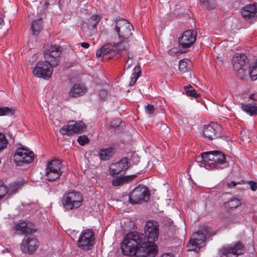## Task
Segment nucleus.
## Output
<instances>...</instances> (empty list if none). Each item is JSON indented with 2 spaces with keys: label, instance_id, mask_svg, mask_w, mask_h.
Segmentation results:
<instances>
[{
  "label": "nucleus",
  "instance_id": "nucleus-1",
  "mask_svg": "<svg viewBox=\"0 0 257 257\" xmlns=\"http://www.w3.org/2000/svg\"><path fill=\"white\" fill-rule=\"evenodd\" d=\"M145 240L144 234L138 232L133 231L127 233L124 236L121 243L122 253L127 256H140L141 253L147 247L144 242Z\"/></svg>",
  "mask_w": 257,
  "mask_h": 257
},
{
  "label": "nucleus",
  "instance_id": "nucleus-2",
  "mask_svg": "<svg viewBox=\"0 0 257 257\" xmlns=\"http://www.w3.org/2000/svg\"><path fill=\"white\" fill-rule=\"evenodd\" d=\"M114 30L118 35V40L107 43L100 48H128L133 34L132 31L134 30L133 26L125 19H116Z\"/></svg>",
  "mask_w": 257,
  "mask_h": 257
},
{
  "label": "nucleus",
  "instance_id": "nucleus-3",
  "mask_svg": "<svg viewBox=\"0 0 257 257\" xmlns=\"http://www.w3.org/2000/svg\"><path fill=\"white\" fill-rule=\"evenodd\" d=\"M201 157H198V160L201 159L199 165L200 167L204 166L206 169L214 168L220 165L224 164L226 163V157L222 153L217 151H209L201 154Z\"/></svg>",
  "mask_w": 257,
  "mask_h": 257
},
{
  "label": "nucleus",
  "instance_id": "nucleus-4",
  "mask_svg": "<svg viewBox=\"0 0 257 257\" xmlns=\"http://www.w3.org/2000/svg\"><path fill=\"white\" fill-rule=\"evenodd\" d=\"M214 234L210 227L203 226L200 230L193 234L187 245L188 250L198 252L200 248L203 245L205 238Z\"/></svg>",
  "mask_w": 257,
  "mask_h": 257
},
{
  "label": "nucleus",
  "instance_id": "nucleus-5",
  "mask_svg": "<svg viewBox=\"0 0 257 257\" xmlns=\"http://www.w3.org/2000/svg\"><path fill=\"white\" fill-rule=\"evenodd\" d=\"M232 60L233 68L235 71L244 75H249L252 81L257 79V77H255V76L251 75L254 70H251L246 55L243 53H236Z\"/></svg>",
  "mask_w": 257,
  "mask_h": 257
},
{
  "label": "nucleus",
  "instance_id": "nucleus-6",
  "mask_svg": "<svg viewBox=\"0 0 257 257\" xmlns=\"http://www.w3.org/2000/svg\"><path fill=\"white\" fill-rule=\"evenodd\" d=\"M82 196L79 192L72 191L64 194L61 203L66 210H72L80 207L82 204Z\"/></svg>",
  "mask_w": 257,
  "mask_h": 257
},
{
  "label": "nucleus",
  "instance_id": "nucleus-7",
  "mask_svg": "<svg viewBox=\"0 0 257 257\" xmlns=\"http://www.w3.org/2000/svg\"><path fill=\"white\" fill-rule=\"evenodd\" d=\"M145 234L144 235L146 240H144L147 247L150 246H156L157 245L154 243L159 236V229L158 223L154 220H149L146 222L145 226Z\"/></svg>",
  "mask_w": 257,
  "mask_h": 257
},
{
  "label": "nucleus",
  "instance_id": "nucleus-8",
  "mask_svg": "<svg viewBox=\"0 0 257 257\" xmlns=\"http://www.w3.org/2000/svg\"><path fill=\"white\" fill-rule=\"evenodd\" d=\"M150 193L145 186L139 185L130 194L128 201L132 204H143L150 199Z\"/></svg>",
  "mask_w": 257,
  "mask_h": 257
},
{
  "label": "nucleus",
  "instance_id": "nucleus-9",
  "mask_svg": "<svg viewBox=\"0 0 257 257\" xmlns=\"http://www.w3.org/2000/svg\"><path fill=\"white\" fill-rule=\"evenodd\" d=\"M53 67L54 65L48 61H39L36 64L33 72L36 77L48 79L52 75Z\"/></svg>",
  "mask_w": 257,
  "mask_h": 257
},
{
  "label": "nucleus",
  "instance_id": "nucleus-10",
  "mask_svg": "<svg viewBox=\"0 0 257 257\" xmlns=\"http://www.w3.org/2000/svg\"><path fill=\"white\" fill-rule=\"evenodd\" d=\"M14 160L17 166H23L24 164H29L34 159V154L24 147L18 148L14 155Z\"/></svg>",
  "mask_w": 257,
  "mask_h": 257
},
{
  "label": "nucleus",
  "instance_id": "nucleus-11",
  "mask_svg": "<svg viewBox=\"0 0 257 257\" xmlns=\"http://www.w3.org/2000/svg\"><path fill=\"white\" fill-rule=\"evenodd\" d=\"M94 233L92 229H86L82 232L78 240V246L83 250H89L94 244Z\"/></svg>",
  "mask_w": 257,
  "mask_h": 257
},
{
  "label": "nucleus",
  "instance_id": "nucleus-12",
  "mask_svg": "<svg viewBox=\"0 0 257 257\" xmlns=\"http://www.w3.org/2000/svg\"><path fill=\"white\" fill-rule=\"evenodd\" d=\"M220 257H237L244 252V245L241 242H236L223 247L220 249Z\"/></svg>",
  "mask_w": 257,
  "mask_h": 257
},
{
  "label": "nucleus",
  "instance_id": "nucleus-13",
  "mask_svg": "<svg viewBox=\"0 0 257 257\" xmlns=\"http://www.w3.org/2000/svg\"><path fill=\"white\" fill-rule=\"evenodd\" d=\"M85 128L86 125L82 121H70L67 125H64L60 130V133L63 135L70 136L75 133L83 132Z\"/></svg>",
  "mask_w": 257,
  "mask_h": 257
},
{
  "label": "nucleus",
  "instance_id": "nucleus-14",
  "mask_svg": "<svg viewBox=\"0 0 257 257\" xmlns=\"http://www.w3.org/2000/svg\"><path fill=\"white\" fill-rule=\"evenodd\" d=\"M221 126L217 123L205 125L202 131L203 136L209 140L216 139L222 136Z\"/></svg>",
  "mask_w": 257,
  "mask_h": 257
},
{
  "label": "nucleus",
  "instance_id": "nucleus-15",
  "mask_svg": "<svg viewBox=\"0 0 257 257\" xmlns=\"http://www.w3.org/2000/svg\"><path fill=\"white\" fill-rule=\"evenodd\" d=\"M39 246L38 239L33 236H26L23 239L21 249L24 253H33Z\"/></svg>",
  "mask_w": 257,
  "mask_h": 257
},
{
  "label": "nucleus",
  "instance_id": "nucleus-16",
  "mask_svg": "<svg viewBox=\"0 0 257 257\" xmlns=\"http://www.w3.org/2000/svg\"><path fill=\"white\" fill-rule=\"evenodd\" d=\"M197 33L193 30L185 31L178 39V42L183 48L191 47L196 41Z\"/></svg>",
  "mask_w": 257,
  "mask_h": 257
},
{
  "label": "nucleus",
  "instance_id": "nucleus-17",
  "mask_svg": "<svg viewBox=\"0 0 257 257\" xmlns=\"http://www.w3.org/2000/svg\"><path fill=\"white\" fill-rule=\"evenodd\" d=\"M61 49H45L44 55L47 61L51 62L54 66H57L60 63V58L62 54Z\"/></svg>",
  "mask_w": 257,
  "mask_h": 257
},
{
  "label": "nucleus",
  "instance_id": "nucleus-18",
  "mask_svg": "<svg viewBox=\"0 0 257 257\" xmlns=\"http://www.w3.org/2000/svg\"><path fill=\"white\" fill-rule=\"evenodd\" d=\"M101 20V17L98 15H92L88 20L87 23V28L83 27V32L87 36H90L92 34L96 31L97 26Z\"/></svg>",
  "mask_w": 257,
  "mask_h": 257
},
{
  "label": "nucleus",
  "instance_id": "nucleus-19",
  "mask_svg": "<svg viewBox=\"0 0 257 257\" xmlns=\"http://www.w3.org/2000/svg\"><path fill=\"white\" fill-rule=\"evenodd\" d=\"M113 168L110 169V173L112 175H117L127 170L130 166L128 165L127 158H123L117 163L112 165Z\"/></svg>",
  "mask_w": 257,
  "mask_h": 257
},
{
  "label": "nucleus",
  "instance_id": "nucleus-20",
  "mask_svg": "<svg viewBox=\"0 0 257 257\" xmlns=\"http://www.w3.org/2000/svg\"><path fill=\"white\" fill-rule=\"evenodd\" d=\"M241 15L245 19L257 17V3L245 6L241 11Z\"/></svg>",
  "mask_w": 257,
  "mask_h": 257
},
{
  "label": "nucleus",
  "instance_id": "nucleus-21",
  "mask_svg": "<svg viewBox=\"0 0 257 257\" xmlns=\"http://www.w3.org/2000/svg\"><path fill=\"white\" fill-rule=\"evenodd\" d=\"M120 50V49H97L96 52V56L97 58H100L101 60L107 56H108L107 58L110 59L113 54L119 53Z\"/></svg>",
  "mask_w": 257,
  "mask_h": 257
},
{
  "label": "nucleus",
  "instance_id": "nucleus-22",
  "mask_svg": "<svg viewBox=\"0 0 257 257\" xmlns=\"http://www.w3.org/2000/svg\"><path fill=\"white\" fill-rule=\"evenodd\" d=\"M42 17L33 21L31 24V29L33 35L38 36L43 28V22Z\"/></svg>",
  "mask_w": 257,
  "mask_h": 257
},
{
  "label": "nucleus",
  "instance_id": "nucleus-23",
  "mask_svg": "<svg viewBox=\"0 0 257 257\" xmlns=\"http://www.w3.org/2000/svg\"><path fill=\"white\" fill-rule=\"evenodd\" d=\"M115 152V150L112 147L103 148L100 150L99 156L101 161H106L109 160Z\"/></svg>",
  "mask_w": 257,
  "mask_h": 257
},
{
  "label": "nucleus",
  "instance_id": "nucleus-24",
  "mask_svg": "<svg viewBox=\"0 0 257 257\" xmlns=\"http://www.w3.org/2000/svg\"><path fill=\"white\" fill-rule=\"evenodd\" d=\"M85 91L86 88L84 86L79 84H76L71 88L69 94L72 97H77L83 95Z\"/></svg>",
  "mask_w": 257,
  "mask_h": 257
},
{
  "label": "nucleus",
  "instance_id": "nucleus-25",
  "mask_svg": "<svg viewBox=\"0 0 257 257\" xmlns=\"http://www.w3.org/2000/svg\"><path fill=\"white\" fill-rule=\"evenodd\" d=\"M137 177V175H129L124 177H119L112 181V184L114 186H120L124 183H128Z\"/></svg>",
  "mask_w": 257,
  "mask_h": 257
},
{
  "label": "nucleus",
  "instance_id": "nucleus-26",
  "mask_svg": "<svg viewBox=\"0 0 257 257\" xmlns=\"http://www.w3.org/2000/svg\"><path fill=\"white\" fill-rule=\"evenodd\" d=\"M241 204L240 199L236 198H231L230 200L224 203V207L228 211L233 210Z\"/></svg>",
  "mask_w": 257,
  "mask_h": 257
},
{
  "label": "nucleus",
  "instance_id": "nucleus-27",
  "mask_svg": "<svg viewBox=\"0 0 257 257\" xmlns=\"http://www.w3.org/2000/svg\"><path fill=\"white\" fill-rule=\"evenodd\" d=\"M15 228L16 230L20 231L24 234H29L36 231V230L28 227L27 224L25 222L17 224Z\"/></svg>",
  "mask_w": 257,
  "mask_h": 257
},
{
  "label": "nucleus",
  "instance_id": "nucleus-28",
  "mask_svg": "<svg viewBox=\"0 0 257 257\" xmlns=\"http://www.w3.org/2000/svg\"><path fill=\"white\" fill-rule=\"evenodd\" d=\"M158 252V246H150L143 250L139 257H155Z\"/></svg>",
  "mask_w": 257,
  "mask_h": 257
},
{
  "label": "nucleus",
  "instance_id": "nucleus-29",
  "mask_svg": "<svg viewBox=\"0 0 257 257\" xmlns=\"http://www.w3.org/2000/svg\"><path fill=\"white\" fill-rule=\"evenodd\" d=\"M242 109L250 115H257V104H241Z\"/></svg>",
  "mask_w": 257,
  "mask_h": 257
},
{
  "label": "nucleus",
  "instance_id": "nucleus-30",
  "mask_svg": "<svg viewBox=\"0 0 257 257\" xmlns=\"http://www.w3.org/2000/svg\"><path fill=\"white\" fill-rule=\"evenodd\" d=\"M134 73L133 74V77L131 78V81L129 84V86H134L139 77L141 76V69L140 65H138L135 67L134 69Z\"/></svg>",
  "mask_w": 257,
  "mask_h": 257
},
{
  "label": "nucleus",
  "instance_id": "nucleus-31",
  "mask_svg": "<svg viewBox=\"0 0 257 257\" xmlns=\"http://www.w3.org/2000/svg\"><path fill=\"white\" fill-rule=\"evenodd\" d=\"M15 110L12 108L7 106L0 107V116L12 115L14 114Z\"/></svg>",
  "mask_w": 257,
  "mask_h": 257
},
{
  "label": "nucleus",
  "instance_id": "nucleus-32",
  "mask_svg": "<svg viewBox=\"0 0 257 257\" xmlns=\"http://www.w3.org/2000/svg\"><path fill=\"white\" fill-rule=\"evenodd\" d=\"M61 162L58 160H53L48 163L47 167L58 171L61 170Z\"/></svg>",
  "mask_w": 257,
  "mask_h": 257
},
{
  "label": "nucleus",
  "instance_id": "nucleus-33",
  "mask_svg": "<svg viewBox=\"0 0 257 257\" xmlns=\"http://www.w3.org/2000/svg\"><path fill=\"white\" fill-rule=\"evenodd\" d=\"M185 90L187 95L197 98L200 96L199 93H197L196 90L190 85L185 86Z\"/></svg>",
  "mask_w": 257,
  "mask_h": 257
},
{
  "label": "nucleus",
  "instance_id": "nucleus-34",
  "mask_svg": "<svg viewBox=\"0 0 257 257\" xmlns=\"http://www.w3.org/2000/svg\"><path fill=\"white\" fill-rule=\"evenodd\" d=\"M45 175L47 177V180L49 181H53L55 180L58 179L60 176L61 175L60 173H56V172H50L48 171L45 172Z\"/></svg>",
  "mask_w": 257,
  "mask_h": 257
},
{
  "label": "nucleus",
  "instance_id": "nucleus-35",
  "mask_svg": "<svg viewBox=\"0 0 257 257\" xmlns=\"http://www.w3.org/2000/svg\"><path fill=\"white\" fill-rule=\"evenodd\" d=\"M200 2L208 10L214 9L216 7L215 0H200Z\"/></svg>",
  "mask_w": 257,
  "mask_h": 257
},
{
  "label": "nucleus",
  "instance_id": "nucleus-36",
  "mask_svg": "<svg viewBox=\"0 0 257 257\" xmlns=\"http://www.w3.org/2000/svg\"><path fill=\"white\" fill-rule=\"evenodd\" d=\"M8 192V188L4 185V182L0 180V200L7 194Z\"/></svg>",
  "mask_w": 257,
  "mask_h": 257
},
{
  "label": "nucleus",
  "instance_id": "nucleus-37",
  "mask_svg": "<svg viewBox=\"0 0 257 257\" xmlns=\"http://www.w3.org/2000/svg\"><path fill=\"white\" fill-rule=\"evenodd\" d=\"M186 59L181 60L179 61V70L181 73H185L187 72L188 70V68L187 67V63L186 62Z\"/></svg>",
  "mask_w": 257,
  "mask_h": 257
},
{
  "label": "nucleus",
  "instance_id": "nucleus-38",
  "mask_svg": "<svg viewBox=\"0 0 257 257\" xmlns=\"http://www.w3.org/2000/svg\"><path fill=\"white\" fill-rule=\"evenodd\" d=\"M175 49H169L168 53L169 55L172 56H178L181 54L186 53L188 52L187 49H180V50L174 51ZM176 50L177 49H176Z\"/></svg>",
  "mask_w": 257,
  "mask_h": 257
},
{
  "label": "nucleus",
  "instance_id": "nucleus-39",
  "mask_svg": "<svg viewBox=\"0 0 257 257\" xmlns=\"http://www.w3.org/2000/svg\"><path fill=\"white\" fill-rule=\"evenodd\" d=\"M8 141L4 134L0 133V151L7 147Z\"/></svg>",
  "mask_w": 257,
  "mask_h": 257
},
{
  "label": "nucleus",
  "instance_id": "nucleus-40",
  "mask_svg": "<svg viewBox=\"0 0 257 257\" xmlns=\"http://www.w3.org/2000/svg\"><path fill=\"white\" fill-rule=\"evenodd\" d=\"M19 187V184L18 183L15 184L13 186L11 187L9 189L8 188V192L7 194L9 196L14 194L17 191L18 188Z\"/></svg>",
  "mask_w": 257,
  "mask_h": 257
},
{
  "label": "nucleus",
  "instance_id": "nucleus-41",
  "mask_svg": "<svg viewBox=\"0 0 257 257\" xmlns=\"http://www.w3.org/2000/svg\"><path fill=\"white\" fill-rule=\"evenodd\" d=\"M77 141L80 145L83 146L89 142V139L86 136H81L78 138Z\"/></svg>",
  "mask_w": 257,
  "mask_h": 257
},
{
  "label": "nucleus",
  "instance_id": "nucleus-42",
  "mask_svg": "<svg viewBox=\"0 0 257 257\" xmlns=\"http://www.w3.org/2000/svg\"><path fill=\"white\" fill-rule=\"evenodd\" d=\"M155 107L152 104H148L145 107V111L146 112L149 114L150 116H153V114L155 112Z\"/></svg>",
  "mask_w": 257,
  "mask_h": 257
},
{
  "label": "nucleus",
  "instance_id": "nucleus-43",
  "mask_svg": "<svg viewBox=\"0 0 257 257\" xmlns=\"http://www.w3.org/2000/svg\"><path fill=\"white\" fill-rule=\"evenodd\" d=\"M157 125V126H160V128L165 133L168 134L169 132V128L166 124L162 123V122H158Z\"/></svg>",
  "mask_w": 257,
  "mask_h": 257
},
{
  "label": "nucleus",
  "instance_id": "nucleus-44",
  "mask_svg": "<svg viewBox=\"0 0 257 257\" xmlns=\"http://www.w3.org/2000/svg\"><path fill=\"white\" fill-rule=\"evenodd\" d=\"M108 94V92L105 89H102L99 91V97L102 100H106Z\"/></svg>",
  "mask_w": 257,
  "mask_h": 257
},
{
  "label": "nucleus",
  "instance_id": "nucleus-45",
  "mask_svg": "<svg viewBox=\"0 0 257 257\" xmlns=\"http://www.w3.org/2000/svg\"><path fill=\"white\" fill-rule=\"evenodd\" d=\"M120 120L119 118L114 119L110 121V126L112 128H115L120 125Z\"/></svg>",
  "mask_w": 257,
  "mask_h": 257
},
{
  "label": "nucleus",
  "instance_id": "nucleus-46",
  "mask_svg": "<svg viewBox=\"0 0 257 257\" xmlns=\"http://www.w3.org/2000/svg\"><path fill=\"white\" fill-rule=\"evenodd\" d=\"M248 184L249 185L250 189L252 191H254L257 189V184L254 181H249Z\"/></svg>",
  "mask_w": 257,
  "mask_h": 257
},
{
  "label": "nucleus",
  "instance_id": "nucleus-47",
  "mask_svg": "<svg viewBox=\"0 0 257 257\" xmlns=\"http://www.w3.org/2000/svg\"><path fill=\"white\" fill-rule=\"evenodd\" d=\"M80 45L84 48H88V47L90 46L89 43L83 42L80 44H76V47H79Z\"/></svg>",
  "mask_w": 257,
  "mask_h": 257
},
{
  "label": "nucleus",
  "instance_id": "nucleus-48",
  "mask_svg": "<svg viewBox=\"0 0 257 257\" xmlns=\"http://www.w3.org/2000/svg\"><path fill=\"white\" fill-rule=\"evenodd\" d=\"M46 171L50 172L51 173L52 172L60 173V174H62V171L61 170L55 171V170H53L52 168L51 169V168H48V167H47L46 168Z\"/></svg>",
  "mask_w": 257,
  "mask_h": 257
},
{
  "label": "nucleus",
  "instance_id": "nucleus-49",
  "mask_svg": "<svg viewBox=\"0 0 257 257\" xmlns=\"http://www.w3.org/2000/svg\"><path fill=\"white\" fill-rule=\"evenodd\" d=\"M236 184L237 183L234 181H231L227 183V185L229 188L235 187L236 185Z\"/></svg>",
  "mask_w": 257,
  "mask_h": 257
},
{
  "label": "nucleus",
  "instance_id": "nucleus-50",
  "mask_svg": "<svg viewBox=\"0 0 257 257\" xmlns=\"http://www.w3.org/2000/svg\"><path fill=\"white\" fill-rule=\"evenodd\" d=\"M249 98L253 100L257 101V94L254 93L250 94L249 95Z\"/></svg>",
  "mask_w": 257,
  "mask_h": 257
},
{
  "label": "nucleus",
  "instance_id": "nucleus-51",
  "mask_svg": "<svg viewBox=\"0 0 257 257\" xmlns=\"http://www.w3.org/2000/svg\"><path fill=\"white\" fill-rule=\"evenodd\" d=\"M251 70H254L252 74H255L256 70H257V59L254 63V65L253 66V68Z\"/></svg>",
  "mask_w": 257,
  "mask_h": 257
},
{
  "label": "nucleus",
  "instance_id": "nucleus-52",
  "mask_svg": "<svg viewBox=\"0 0 257 257\" xmlns=\"http://www.w3.org/2000/svg\"><path fill=\"white\" fill-rule=\"evenodd\" d=\"M162 257H174L172 253H165L162 255Z\"/></svg>",
  "mask_w": 257,
  "mask_h": 257
},
{
  "label": "nucleus",
  "instance_id": "nucleus-53",
  "mask_svg": "<svg viewBox=\"0 0 257 257\" xmlns=\"http://www.w3.org/2000/svg\"><path fill=\"white\" fill-rule=\"evenodd\" d=\"M50 48H62V46L60 45H51Z\"/></svg>",
  "mask_w": 257,
  "mask_h": 257
},
{
  "label": "nucleus",
  "instance_id": "nucleus-54",
  "mask_svg": "<svg viewBox=\"0 0 257 257\" xmlns=\"http://www.w3.org/2000/svg\"><path fill=\"white\" fill-rule=\"evenodd\" d=\"M4 25V21L3 19L0 18V29L2 28V26Z\"/></svg>",
  "mask_w": 257,
  "mask_h": 257
},
{
  "label": "nucleus",
  "instance_id": "nucleus-55",
  "mask_svg": "<svg viewBox=\"0 0 257 257\" xmlns=\"http://www.w3.org/2000/svg\"><path fill=\"white\" fill-rule=\"evenodd\" d=\"M256 71H255V74L253 75V74H251V75H252V76H255V77H257V73H256Z\"/></svg>",
  "mask_w": 257,
  "mask_h": 257
},
{
  "label": "nucleus",
  "instance_id": "nucleus-56",
  "mask_svg": "<svg viewBox=\"0 0 257 257\" xmlns=\"http://www.w3.org/2000/svg\"><path fill=\"white\" fill-rule=\"evenodd\" d=\"M130 65H128L126 67V65H125V66H124V68H125V69H128V68H130Z\"/></svg>",
  "mask_w": 257,
  "mask_h": 257
},
{
  "label": "nucleus",
  "instance_id": "nucleus-57",
  "mask_svg": "<svg viewBox=\"0 0 257 257\" xmlns=\"http://www.w3.org/2000/svg\"><path fill=\"white\" fill-rule=\"evenodd\" d=\"M68 46H69V47H71V46H70L69 44L68 45ZM67 46H66H66H65V48H67Z\"/></svg>",
  "mask_w": 257,
  "mask_h": 257
},
{
  "label": "nucleus",
  "instance_id": "nucleus-58",
  "mask_svg": "<svg viewBox=\"0 0 257 257\" xmlns=\"http://www.w3.org/2000/svg\"><path fill=\"white\" fill-rule=\"evenodd\" d=\"M217 58H221V56H220V57H219V56H218V55H217Z\"/></svg>",
  "mask_w": 257,
  "mask_h": 257
},
{
  "label": "nucleus",
  "instance_id": "nucleus-59",
  "mask_svg": "<svg viewBox=\"0 0 257 257\" xmlns=\"http://www.w3.org/2000/svg\"><path fill=\"white\" fill-rule=\"evenodd\" d=\"M5 251L8 252V249L4 250V252H5Z\"/></svg>",
  "mask_w": 257,
  "mask_h": 257
},
{
  "label": "nucleus",
  "instance_id": "nucleus-60",
  "mask_svg": "<svg viewBox=\"0 0 257 257\" xmlns=\"http://www.w3.org/2000/svg\"><path fill=\"white\" fill-rule=\"evenodd\" d=\"M45 5H49V3H48V2L45 3Z\"/></svg>",
  "mask_w": 257,
  "mask_h": 257
},
{
  "label": "nucleus",
  "instance_id": "nucleus-61",
  "mask_svg": "<svg viewBox=\"0 0 257 257\" xmlns=\"http://www.w3.org/2000/svg\"><path fill=\"white\" fill-rule=\"evenodd\" d=\"M199 161L198 160V161H197V163L199 164Z\"/></svg>",
  "mask_w": 257,
  "mask_h": 257
}]
</instances>
